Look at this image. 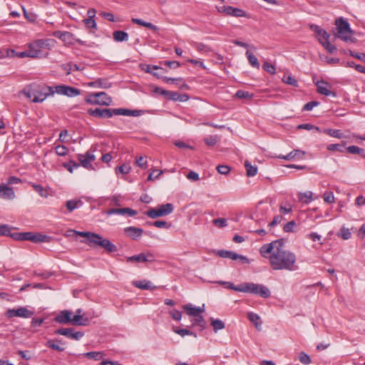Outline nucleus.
Masks as SVG:
<instances>
[{
	"label": "nucleus",
	"instance_id": "1",
	"mask_svg": "<svg viewBox=\"0 0 365 365\" xmlns=\"http://www.w3.org/2000/svg\"><path fill=\"white\" fill-rule=\"evenodd\" d=\"M262 257H269V264L274 270L294 271L298 267L296 265V255L285 249L283 239L274 240L269 244L264 245L260 248Z\"/></svg>",
	"mask_w": 365,
	"mask_h": 365
},
{
	"label": "nucleus",
	"instance_id": "2",
	"mask_svg": "<svg viewBox=\"0 0 365 365\" xmlns=\"http://www.w3.org/2000/svg\"><path fill=\"white\" fill-rule=\"evenodd\" d=\"M334 25L336 26L335 37L346 43H354L356 41V38L353 36L354 31L351 29L348 21L343 17H339L335 19Z\"/></svg>",
	"mask_w": 365,
	"mask_h": 365
},
{
	"label": "nucleus",
	"instance_id": "3",
	"mask_svg": "<svg viewBox=\"0 0 365 365\" xmlns=\"http://www.w3.org/2000/svg\"><path fill=\"white\" fill-rule=\"evenodd\" d=\"M11 238L18 241H31L34 243L49 242L51 237L41 233H34L32 232H14Z\"/></svg>",
	"mask_w": 365,
	"mask_h": 365
},
{
	"label": "nucleus",
	"instance_id": "4",
	"mask_svg": "<svg viewBox=\"0 0 365 365\" xmlns=\"http://www.w3.org/2000/svg\"><path fill=\"white\" fill-rule=\"evenodd\" d=\"M242 292L259 295L262 298H269L270 297L269 289L263 284H255L252 282L243 283Z\"/></svg>",
	"mask_w": 365,
	"mask_h": 365
},
{
	"label": "nucleus",
	"instance_id": "5",
	"mask_svg": "<svg viewBox=\"0 0 365 365\" xmlns=\"http://www.w3.org/2000/svg\"><path fill=\"white\" fill-rule=\"evenodd\" d=\"M91 247H101L109 253L115 252L118 250L116 245L112 243L109 240L103 238L101 235L96 233L93 239L91 240Z\"/></svg>",
	"mask_w": 365,
	"mask_h": 365
},
{
	"label": "nucleus",
	"instance_id": "6",
	"mask_svg": "<svg viewBox=\"0 0 365 365\" xmlns=\"http://www.w3.org/2000/svg\"><path fill=\"white\" fill-rule=\"evenodd\" d=\"M86 102L92 105L110 106L112 98L105 92H99L88 95Z\"/></svg>",
	"mask_w": 365,
	"mask_h": 365
},
{
	"label": "nucleus",
	"instance_id": "7",
	"mask_svg": "<svg viewBox=\"0 0 365 365\" xmlns=\"http://www.w3.org/2000/svg\"><path fill=\"white\" fill-rule=\"evenodd\" d=\"M173 211V205L171 203L161 205L157 208H150L146 211L145 215L152 219L170 215Z\"/></svg>",
	"mask_w": 365,
	"mask_h": 365
},
{
	"label": "nucleus",
	"instance_id": "8",
	"mask_svg": "<svg viewBox=\"0 0 365 365\" xmlns=\"http://www.w3.org/2000/svg\"><path fill=\"white\" fill-rule=\"evenodd\" d=\"M55 93L54 87L48 86H39L34 89V97L32 98L34 103H41L48 96H53Z\"/></svg>",
	"mask_w": 365,
	"mask_h": 365
},
{
	"label": "nucleus",
	"instance_id": "9",
	"mask_svg": "<svg viewBox=\"0 0 365 365\" xmlns=\"http://www.w3.org/2000/svg\"><path fill=\"white\" fill-rule=\"evenodd\" d=\"M44 41L43 40H38L31 43L29 47L30 57L33 58H43L48 56V52L43 51Z\"/></svg>",
	"mask_w": 365,
	"mask_h": 365
},
{
	"label": "nucleus",
	"instance_id": "10",
	"mask_svg": "<svg viewBox=\"0 0 365 365\" xmlns=\"http://www.w3.org/2000/svg\"><path fill=\"white\" fill-rule=\"evenodd\" d=\"M217 9L219 12L224 13L227 16H234V17H245L247 19L250 18V14H248L243 9L233 7L231 6H217Z\"/></svg>",
	"mask_w": 365,
	"mask_h": 365
},
{
	"label": "nucleus",
	"instance_id": "11",
	"mask_svg": "<svg viewBox=\"0 0 365 365\" xmlns=\"http://www.w3.org/2000/svg\"><path fill=\"white\" fill-rule=\"evenodd\" d=\"M77 159L80 162L78 163L80 164V166L88 170H94L92 162L96 160V156L91 149L86 151L84 154H78Z\"/></svg>",
	"mask_w": 365,
	"mask_h": 365
},
{
	"label": "nucleus",
	"instance_id": "12",
	"mask_svg": "<svg viewBox=\"0 0 365 365\" xmlns=\"http://www.w3.org/2000/svg\"><path fill=\"white\" fill-rule=\"evenodd\" d=\"M53 36L67 44H74L75 43L83 44L80 39L76 38L72 33L68 31H56L53 32Z\"/></svg>",
	"mask_w": 365,
	"mask_h": 365
},
{
	"label": "nucleus",
	"instance_id": "13",
	"mask_svg": "<svg viewBox=\"0 0 365 365\" xmlns=\"http://www.w3.org/2000/svg\"><path fill=\"white\" fill-rule=\"evenodd\" d=\"M34 312L28 309L25 307H21L18 309H9L6 311V315L9 318L19 317L21 318H30L33 316Z\"/></svg>",
	"mask_w": 365,
	"mask_h": 365
},
{
	"label": "nucleus",
	"instance_id": "14",
	"mask_svg": "<svg viewBox=\"0 0 365 365\" xmlns=\"http://www.w3.org/2000/svg\"><path fill=\"white\" fill-rule=\"evenodd\" d=\"M217 255L222 258H229L232 260H240L243 264L250 263V260L247 257L238 255L233 251L220 250L217 251Z\"/></svg>",
	"mask_w": 365,
	"mask_h": 365
},
{
	"label": "nucleus",
	"instance_id": "15",
	"mask_svg": "<svg viewBox=\"0 0 365 365\" xmlns=\"http://www.w3.org/2000/svg\"><path fill=\"white\" fill-rule=\"evenodd\" d=\"M54 91L58 94L65 95L68 97L77 96L81 93V91L79 89L65 85L55 86Z\"/></svg>",
	"mask_w": 365,
	"mask_h": 365
},
{
	"label": "nucleus",
	"instance_id": "16",
	"mask_svg": "<svg viewBox=\"0 0 365 365\" xmlns=\"http://www.w3.org/2000/svg\"><path fill=\"white\" fill-rule=\"evenodd\" d=\"M113 111L114 108H91L88 110V113L89 115L93 117H98L101 118H110L115 115Z\"/></svg>",
	"mask_w": 365,
	"mask_h": 365
},
{
	"label": "nucleus",
	"instance_id": "17",
	"mask_svg": "<svg viewBox=\"0 0 365 365\" xmlns=\"http://www.w3.org/2000/svg\"><path fill=\"white\" fill-rule=\"evenodd\" d=\"M155 256L150 252H148L146 254L140 253L137 255H133L127 257L126 261L128 262H154Z\"/></svg>",
	"mask_w": 365,
	"mask_h": 365
},
{
	"label": "nucleus",
	"instance_id": "18",
	"mask_svg": "<svg viewBox=\"0 0 365 365\" xmlns=\"http://www.w3.org/2000/svg\"><path fill=\"white\" fill-rule=\"evenodd\" d=\"M315 84L317 88V92L319 94L324 95L325 96H332L334 97L336 96V93L334 92H331L329 90V88H331V85L329 83L322 80V81H317Z\"/></svg>",
	"mask_w": 365,
	"mask_h": 365
},
{
	"label": "nucleus",
	"instance_id": "19",
	"mask_svg": "<svg viewBox=\"0 0 365 365\" xmlns=\"http://www.w3.org/2000/svg\"><path fill=\"white\" fill-rule=\"evenodd\" d=\"M124 233L133 240H136L140 237L143 233V230L136 227H125Z\"/></svg>",
	"mask_w": 365,
	"mask_h": 365
},
{
	"label": "nucleus",
	"instance_id": "20",
	"mask_svg": "<svg viewBox=\"0 0 365 365\" xmlns=\"http://www.w3.org/2000/svg\"><path fill=\"white\" fill-rule=\"evenodd\" d=\"M137 211L135 210H133L129 207H123V208H111L106 211V214L108 215H125L127 214L128 215L133 217L135 216L137 214Z\"/></svg>",
	"mask_w": 365,
	"mask_h": 365
},
{
	"label": "nucleus",
	"instance_id": "21",
	"mask_svg": "<svg viewBox=\"0 0 365 365\" xmlns=\"http://www.w3.org/2000/svg\"><path fill=\"white\" fill-rule=\"evenodd\" d=\"M72 312L68 310H63L55 317L56 322L59 324H68L71 322Z\"/></svg>",
	"mask_w": 365,
	"mask_h": 365
},
{
	"label": "nucleus",
	"instance_id": "22",
	"mask_svg": "<svg viewBox=\"0 0 365 365\" xmlns=\"http://www.w3.org/2000/svg\"><path fill=\"white\" fill-rule=\"evenodd\" d=\"M311 30H312L316 34L317 38L319 40L321 38L323 41H327L329 40L330 35L323 29H322L319 26L316 24H311L309 26Z\"/></svg>",
	"mask_w": 365,
	"mask_h": 365
},
{
	"label": "nucleus",
	"instance_id": "23",
	"mask_svg": "<svg viewBox=\"0 0 365 365\" xmlns=\"http://www.w3.org/2000/svg\"><path fill=\"white\" fill-rule=\"evenodd\" d=\"M15 197V193L12 187L6 185H0V198L12 200Z\"/></svg>",
	"mask_w": 365,
	"mask_h": 365
},
{
	"label": "nucleus",
	"instance_id": "24",
	"mask_svg": "<svg viewBox=\"0 0 365 365\" xmlns=\"http://www.w3.org/2000/svg\"><path fill=\"white\" fill-rule=\"evenodd\" d=\"M183 309L189 316L195 317L204 312V306L202 307H195L191 304H187L182 307Z\"/></svg>",
	"mask_w": 365,
	"mask_h": 365
},
{
	"label": "nucleus",
	"instance_id": "25",
	"mask_svg": "<svg viewBox=\"0 0 365 365\" xmlns=\"http://www.w3.org/2000/svg\"><path fill=\"white\" fill-rule=\"evenodd\" d=\"M305 152L300 150H294L286 155H279L277 158L287 160H290L294 158L302 159L304 158Z\"/></svg>",
	"mask_w": 365,
	"mask_h": 365
},
{
	"label": "nucleus",
	"instance_id": "26",
	"mask_svg": "<svg viewBox=\"0 0 365 365\" xmlns=\"http://www.w3.org/2000/svg\"><path fill=\"white\" fill-rule=\"evenodd\" d=\"M88 318H83L81 314H75L74 316H71V324L72 325L77 326H87L89 324Z\"/></svg>",
	"mask_w": 365,
	"mask_h": 365
},
{
	"label": "nucleus",
	"instance_id": "27",
	"mask_svg": "<svg viewBox=\"0 0 365 365\" xmlns=\"http://www.w3.org/2000/svg\"><path fill=\"white\" fill-rule=\"evenodd\" d=\"M69 232H74L75 235L83 237H86V240L83 241V242L88 245V246H91V240L93 239L96 233L91 232H81V231H76V230H69Z\"/></svg>",
	"mask_w": 365,
	"mask_h": 365
},
{
	"label": "nucleus",
	"instance_id": "28",
	"mask_svg": "<svg viewBox=\"0 0 365 365\" xmlns=\"http://www.w3.org/2000/svg\"><path fill=\"white\" fill-rule=\"evenodd\" d=\"M247 317L249 320L254 324L256 329L260 330L262 324L260 317L254 312H249L247 314Z\"/></svg>",
	"mask_w": 365,
	"mask_h": 365
},
{
	"label": "nucleus",
	"instance_id": "29",
	"mask_svg": "<svg viewBox=\"0 0 365 365\" xmlns=\"http://www.w3.org/2000/svg\"><path fill=\"white\" fill-rule=\"evenodd\" d=\"M313 193L311 191L298 193L299 201L304 204H309L313 200Z\"/></svg>",
	"mask_w": 365,
	"mask_h": 365
},
{
	"label": "nucleus",
	"instance_id": "30",
	"mask_svg": "<svg viewBox=\"0 0 365 365\" xmlns=\"http://www.w3.org/2000/svg\"><path fill=\"white\" fill-rule=\"evenodd\" d=\"M346 150L351 154L358 155L363 158H365V150L356 145H351L346 148Z\"/></svg>",
	"mask_w": 365,
	"mask_h": 365
},
{
	"label": "nucleus",
	"instance_id": "31",
	"mask_svg": "<svg viewBox=\"0 0 365 365\" xmlns=\"http://www.w3.org/2000/svg\"><path fill=\"white\" fill-rule=\"evenodd\" d=\"M58 344H63L62 341L59 339H50L46 342V346L53 350L63 351L64 348Z\"/></svg>",
	"mask_w": 365,
	"mask_h": 365
},
{
	"label": "nucleus",
	"instance_id": "32",
	"mask_svg": "<svg viewBox=\"0 0 365 365\" xmlns=\"http://www.w3.org/2000/svg\"><path fill=\"white\" fill-rule=\"evenodd\" d=\"M113 39L117 42H122L128 39V34L123 31H115L113 33Z\"/></svg>",
	"mask_w": 365,
	"mask_h": 365
},
{
	"label": "nucleus",
	"instance_id": "33",
	"mask_svg": "<svg viewBox=\"0 0 365 365\" xmlns=\"http://www.w3.org/2000/svg\"><path fill=\"white\" fill-rule=\"evenodd\" d=\"M218 283L220 284L225 285V287L229 289H232V290L241 292H242V291H243L242 290L243 289V283H242L237 286H235L232 282H230L219 281Z\"/></svg>",
	"mask_w": 365,
	"mask_h": 365
},
{
	"label": "nucleus",
	"instance_id": "34",
	"mask_svg": "<svg viewBox=\"0 0 365 365\" xmlns=\"http://www.w3.org/2000/svg\"><path fill=\"white\" fill-rule=\"evenodd\" d=\"M211 325L213 327V331L216 333L219 330H222L225 327V323L219 319L211 318Z\"/></svg>",
	"mask_w": 365,
	"mask_h": 365
},
{
	"label": "nucleus",
	"instance_id": "35",
	"mask_svg": "<svg viewBox=\"0 0 365 365\" xmlns=\"http://www.w3.org/2000/svg\"><path fill=\"white\" fill-rule=\"evenodd\" d=\"M246 56L248 59L249 63L254 68H256L257 69L259 68L260 64L257 58V57L252 53H250L249 51L246 52Z\"/></svg>",
	"mask_w": 365,
	"mask_h": 365
},
{
	"label": "nucleus",
	"instance_id": "36",
	"mask_svg": "<svg viewBox=\"0 0 365 365\" xmlns=\"http://www.w3.org/2000/svg\"><path fill=\"white\" fill-rule=\"evenodd\" d=\"M133 285L140 289L149 290L153 288L151 283L147 280H140L133 282Z\"/></svg>",
	"mask_w": 365,
	"mask_h": 365
},
{
	"label": "nucleus",
	"instance_id": "37",
	"mask_svg": "<svg viewBox=\"0 0 365 365\" xmlns=\"http://www.w3.org/2000/svg\"><path fill=\"white\" fill-rule=\"evenodd\" d=\"M83 356L96 361H99L103 357V354L101 351H90L83 354Z\"/></svg>",
	"mask_w": 365,
	"mask_h": 365
},
{
	"label": "nucleus",
	"instance_id": "38",
	"mask_svg": "<svg viewBox=\"0 0 365 365\" xmlns=\"http://www.w3.org/2000/svg\"><path fill=\"white\" fill-rule=\"evenodd\" d=\"M323 133L325 134H327L331 137H334V138H336L339 139H341L344 137L342 132L340 130H337V129H331V128L324 129L323 130Z\"/></svg>",
	"mask_w": 365,
	"mask_h": 365
},
{
	"label": "nucleus",
	"instance_id": "39",
	"mask_svg": "<svg viewBox=\"0 0 365 365\" xmlns=\"http://www.w3.org/2000/svg\"><path fill=\"white\" fill-rule=\"evenodd\" d=\"M31 187L34 189L36 192H37L40 196L43 197H48V191L41 185L31 183Z\"/></svg>",
	"mask_w": 365,
	"mask_h": 365
},
{
	"label": "nucleus",
	"instance_id": "40",
	"mask_svg": "<svg viewBox=\"0 0 365 365\" xmlns=\"http://www.w3.org/2000/svg\"><path fill=\"white\" fill-rule=\"evenodd\" d=\"M319 42L324 46V48L330 53H334L336 51H337V48L335 46L332 45L330 42H329V40L327 41H323V40L319 38Z\"/></svg>",
	"mask_w": 365,
	"mask_h": 365
},
{
	"label": "nucleus",
	"instance_id": "41",
	"mask_svg": "<svg viewBox=\"0 0 365 365\" xmlns=\"http://www.w3.org/2000/svg\"><path fill=\"white\" fill-rule=\"evenodd\" d=\"M245 167L246 168L247 176L253 177L257 174V168L256 166L252 165L251 163L248 160H246L245 162Z\"/></svg>",
	"mask_w": 365,
	"mask_h": 365
},
{
	"label": "nucleus",
	"instance_id": "42",
	"mask_svg": "<svg viewBox=\"0 0 365 365\" xmlns=\"http://www.w3.org/2000/svg\"><path fill=\"white\" fill-rule=\"evenodd\" d=\"M220 140V137L217 135H209L204 139L205 143L209 146H215Z\"/></svg>",
	"mask_w": 365,
	"mask_h": 365
},
{
	"label": "nucleus",
	"instance_id": "43",
	"mask_svg": "<svg viewBox=\"0 0 365 365\" xmlns=\"http://www.w3.org/2000/svg\"><path fill=\"white\" fill-rule=\"evenodd\" d=\"M282 80L286 84L290 85L294 87H298L297 80L291 75L284 76Z\"/></svg>",
	"mask_w": 365,
	"mask_h": 365
},
{
	"label": "nucleus",
	"instance_id": "44",
	"mask_svg": "<svg viewBox=\"0 0 365 365\" xmlns=\"http://www.w3.org/2000/svg\"><path fill=\"white\" fill-rule=\"evenodd\" d=\"M12 227H9L7 225H0V236H9L11 237V235L14 232H11Z\"/></svg>",
	"mask_w": 365,
	"mask_h": 365
},
{
	"label": "nucleus",
	"instance_id": "45",
	"mask_svg": "<svg viewBox=\"0 0 365 365\" xmlns=\"http://www.w3.org/2000/svg\"><path fill=\"white\" fill-rule=\"evenodd\" d=\"M195 318L193 320L192 325L198 326L201 328V329H205L206 323L203 317L200 314L197 316H195Z\"/></svg>",
	"mask_w": 365,
	"mask_h": 365
},
{
	"label": "nucleus",
	"instance_id": "46",
	"mask_svg": "<svg viewBox=\"0 0 365 365\" xmlns=\"http://www.w3.org/2000/svg\"><path fill=\"white\" fill-rule=\"evenodd\" d=\"M74 331V329L72 328H61L58 329H56L55 333L56 334L63 335L69 339H71V335L73 334V331Z\"/></svg>",
	"mask_w": 365,
	"mask_h": 365
},
{
	"label": "nucleus",
	"instance_id": "47",
	"mask_svg": "<svg viewBox=\"0 0 365 365\" xmlns=\"http://www.w3.org/2000/svg\"><path fill=\"white\" fill-rule=\"evenodd\" d=\"M338 236L342 238L343 240H349L351 237V232L349 229L346 228L345 227H342L340 230V232L338 234Z\"/></svg>",
	"mask_w": 365,
	"mask_h": 365
},
{
	"label": "nucleus",
	"instance_id": "48",
	"mask_svg": "<svg viewBox=\"0 0 365 365\" xmlns=\"http://www.w3.org/2000/svg\"><path fill=\"white\" fill-rule=\"evenodd\" d=\"M55 152L59 156H65L68 154V148L64 145H58L55 147Z\"/></svg>",
	"mask_w": 365,
	"mask_h": 365
},
{
	"label": "nucleus",
	"instance_id": "49",
	"mask_svg": "<svg viewBox=\"0 0 365 365\" xmlns=\"http://www.w3.org/2000/svg\"><path fill=\"white\" fill-rule=\"evenodd\" d=\"M323 199L327 203H334L335 202V197L333 192L326 191L323 195Z\"/></svg>",
	"mask_w": 365,
	"mask_h": 365
},
{
	"label": "nucleus",
	"instance_id": "50",
	"mask_svg": "<svg viewBox=\"0 0 365 365\" xmlns=\"http://www.w3.org/2000/svg\"><path fill=\"white\" fill-rule=\"evenodd\" d=\"M299 360L304 365H308L312 362L310 356L304 351L299 354Z\"/></svg>",
	"mask_w": 365,
	"mask_h": 365
},
{
	"label": "nucleus",
	"instance_id": "51",
	"mask_svg": "<svg viewBox=\"0 0 365 365\" xmlns=\"http://www.w3.org/2000/svg\"><path fill=\"white\" fill-rule=\"evenodd\" d=\"M63 166L66 168L70 173H73L74 168H78L80 164L73 160H69L68 163H64Z\"/></svg>",
	"mask_w": 365,
	"mask_h": 365
},
{
	"label": "nucleus",
	"instance_id": "52",
	"mask_svg": "<svg viewBox=\"0 0 365 365\" xmlns=\"http://www.w3.org/2000/svg\"><path fill=\"white\" fill-rule=\"evenodd\" d=\"M327 150H330V151H339L341 153H344V150H346V148H344V145H341V144H330L327 146Z\"/></svg>",
	"mask_w": 365,
	"mask_h": 365
},
{
	"label": "nucleus",
	"instance_id": "53",
	"mask_svg": "<svg viewBox=\"0 0 365 365\" xmlns=\"http://www.w3.org/2000/svg\"><path fill=\"white\" fill-rule=\"evenodd\" d=\"M174 331L180 335L181 336H185V335H191L194 337H197V334L187 329H175Z\"/></svg>",
	"mask_w": 365,
	"mask_h": 365
},
{
	"label": "nucleus",
	"instance_id": "54",
	"mask_svg": "<svg viewBox=\"0 0 365 365\" xmlns=\"http://www.w3.org/2000/svg\"><path fill=\"white\" fill-rule=\"evenodd\" d=\"M95 83H98L97 87L103 88H109L111 86V83L106 79L99 78L95 81Z\"/></svg>",
	"mask_w": 365,
	"mask_h": 365
},
{
	"label": "nucleus",
	"instance_id": "55",
	"mask_svg": "<svg viewBox=\"0 0 365 365\" xmlns=\"http://www.w3.org/2000/svg\"><path fill=\"white\" fill-rule=\"evenodd\" d=\"M235 96L238 98H249V99H251L252 97H253V94L247 92V91H242V90H239L237 91V93H235Z\"/></svg>",
	"mask_w": 365,
	"mask_h": 365
},
{
	"label": "nucleus",
	"instance_id": "56",
	"mask_svg": "<svg viewBox=\"0 0 365 365\" xmlns=\"http://www.w3.org/2000/svg\"><path fill=\"white\" fill-rule=\"evenodd\" d=\"M297 128L298 129H304V130H315L317 132L320 131V129L319 127L315 126L310 123L300 124L297 126Z\"/></svg>",
	"mask_w": 365,
	"mask_h": 365
},
{
	"label": "nucleus",
	"instance_id": "57",
	"mask_svg": "<svg viewBox=\"0 0 365 365\" xmlns=\"http://www.w3.org/2000/svg\"><path fill=\"white\" fill-rule=\"evenodd\" d=\"M165 93H166L165 98L167 100L178 101V98L179 97V93L175 92V91H168V92H165Z\"/></svg>",
	"mask_w": 365,
	"mask_h": 365
},
{
	"label": "nucleus",
	"instance_id": "58",
	"mask_svg": "<svg viewBox=\"0 0 365 365\" xmlns=\"http://www.w3.org/2000/svg\"><path fill=\"white\" fill-rule=\"evenodd\" d=\"M263 69L270 74H274L276 73L275 66L272 64L265 61L262 65Z\"/></svg>",
	"mask_w": 365,
	"mask_h": 365
},
{
	"label": "nucleus",
	"instance_id": "59",
	"mask_svg": "<svg viewBox=\"0 0 365 365\" xmlns=\"http://www.w3.org/2000/svg\"><path fill=\"white\" fill-rule=\"evenodd\" d=\"M213 225L215 226L222 228L227 226V220L225 218H217L212 220Z\"/></svg>",
	"mask_w": 365,
	"mask_h": 365
},
{
	"label": "nucleus",
	"instance_id": "60",
	"mask_svg": "<svg viewBox=\"0 0 365 365\" xmlns=\"http://www.w3.org/2000/svg\"><path fill=\"white\" fill-rule=\"evenodd\" d=\"M79 203H81L80 200L76 201V200H68L66 202V206L69 212H72L74 210Z\"/></svg>",
	"mask_w": 365,
	"mask_h": 365
},
{
	"label": "nucleus",
	"instance_id": "61",
	"mask_svg": "<svg viewBox=\"0 0 365 365\" xmlns=\"http://www.w3.org/2000/svg\"><path fill=\"white\" fill-rule=\"evenodd\" d=\"M150 225H153L158 228H169L170 227V225L168 224L165 221L157 220L153 222L148 223Z\"/></svg>",
	"mask_w": 365,
	"mask_h": 365
},
{
	"label": "nucleus",
	"instance_id": "62",
	"mask_svg": "<svg viewBox=\"0 0 365 365\" xmlns=\"http://www.w3.org/2000/svg\"><path fill=\"white\" fill-rule=\"evenodd\" d=\"M113 113L115 115H121L126 116H130L131 113L130 110L126 108H114Z\"/></svg>",
	"mask_w": 365,
	"mask_h": 365
},
{
	"label": "nucleus",
	"instance_id": "63",
	"mask_svg": "<svg viewBox=\"0 0 365 365\" xmlns=\"http://www.w3.org/2000/svg\"><path fill=\"white\" fill-rule=\"evenodd\" d=\"M296 226V222L294 220L288 222L284 225L283 230L285 232H291L294 231V227Z\"/></svg>",
	"mask_w": 365,
	"mask_h": 365
},
{
	"label": "nucleus",
	"instance_id": "64",
	"mask_svg": "<svg viewBox=\"0 0 365 365\" xmlns=\"http://www.w3.org/2000/svg\"><path fill=\"white\" fill-rule=\"evenodd\" d=\"M163 173V171L161 170H154L151 173L149 174L148 180H153L157 179Z\"/></svg>",
	"mask_w": 365,
	"mask_h": 365
}]
</instances>
